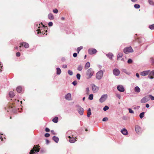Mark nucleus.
I'll return each mask as SVG.
<instances>
[{
    "instance_id": "1",
    "label": "nucleus",
    "mask_w": 154,
    "mask_h": 154,
    "mask_svg": "<svg viewBox=\"0 0 154 154\" xmlns=\"http://www.w3.org/2000/svg\"><path fill=\"white\" fill-rule=\"evenodd\" d=\"M94 73V71L93 69L91 68L88 69L86 73V78L87 79H90L93 75Z\"/></svg>"
},
{
    "instance_id": "2",
    "label": "nucleus",
    "mask_w": 154,
    "mask_h": 154,
    "mask_svg": "<svg viewBox=\"0 0 154 154\" xmlns=\"http://www.w3.org/2000/svg\"><path fill=\"white\" fill-rule=\"evenodd\" d=\"M39 149L38 146L37 145L34 146L33 148L31 150L29 154H38V152H39Z\"/></svg>"
},
{
    "instance_id": "3",
    "label": "nucleus",
    "mask_w": 154,
    "mask_h": 154,
    "mask_svg": "<svg viewBox=\"0 0 154 154\" xmlns=\"http://www.w3.org/2000/svg\"><path fill=\"white\" fill-rule=\"evenodd\" d=\"M103 72L102 70H100L97 72L96 74V78L98 80H100L103 77Z\"/></svg>"
},
{
    "instance_id": "4",
    "label": "nucleus",
    "mask_w": 154,
    "mask_h": 154,
    "mask_svg": "<svg viewBox=\"0 0 154 154\" xmlns=\"http://www.w3.org/2000/svg\"><path fill=\"white\" fill-rule=\"evenodd\" d=\"M124 52L126 54H128L129 53L133 52V50L131 47L125 48L124 49Z\"/></svg>"
},
{
    "instance_id": "5",
    "label": "nucleus",
    "mask_w": 154,
    "mask_h": 154,
    "mask_svg": "<svg viewBox=\"0 0 154 154\" xmlns=\"http://www.w3.org/2000/svg\"><path fill=\"white\" fill-rule=\"evenodd\" d=\"M70 132V131H68L67 133L66 134V136L68 137L69 139V142L71 143H74L75 142L76 140L75 138L73 137H72L70 135H69L68 134V133Z\"/></svg>"
},
{
    "instance_id": "6",
    "label": "nucleus",
    "mask_w": 154,
    "mask_h": 154,
    "mask_svg": "<svg viewBox=\"0 0 154 154\" xmlns=\"http://www.w3.org/2000/svg\"><path fill=\"white\" fill-rule=\"evenodd\" d=\"M108 95L107 94H103L101 96L99 100V101L102 103L104 102L107 99Z\"/></svg>"
},
{
    "instance_id": "7",
    "label": "nucleus",
    "mask_w": 154,
    "mask_h": 154,
    "mask_svg": "<svg viewBox=\"0 0 154 154\" xmlns=\"http://www.w3.org/2000/svg\"><path fill=\"white\" fill-rule=\"evenodd\" d=\"M149 100V98L148 96H146L140 100V102L142 103H144L147 102Z\"/></svg>"
},
{
    "instance_id": "8",
    "label": "nucleus",
    "mask_w": 154,
    "mask_h": 154,
    "mask_svg": "<svg viewBox=\"0 0 154 154\" xmlns=\"http://www.w3.org/2000/svg\"><path fill=\"white\" fill-rule=\"evenodd\" d=\"M76 107L77 108L78 111L80 115H82L83 114V109L82 107H81L79 105H76Z\"/></svg>"
},
{
    "instance_id": "9",
    "label": "nucleus",
    "mask_w": 154,
    "mask_h": 154,
    "mask_svg": "<svg viewBox=\"0 0 154 154\" xmlns=\"http://www.w3.org/2000/svg\"><path fill=\"white\" fill-rule=\"evenodd\" d=\"M113 74L116 76H118L120 73L119 70L117 68H115L113 70Z\"/></svg>"
},
{
    "instance_id": "10",
    "label": "nucleus",
    "mask_w": 154,
    "mask_h": 154,
    "mask_svg": "<svg viewBox=\"0 0 154 154\" xmlns=\"http://www.w3.org/2000/svg\"><path fill=\"white\" fill-rule=\"evenodd\" d=\"M97 52L96 50L94 48H90L88 50V53L91 55L95 54Z\"/></svg>"
},
{
    "instance_id": "11",
    "label": "nucleus",
    "mask_w": 154,
    "mask_h": 154,
    "mask_svg": "<svg viewBox=\"0 0 154 154\" xmlns=\"http://www.w3.org/2000/svg\"><path fill=\"white\" fill-rule=\"evenodd\" d=\"M23 45L24 46V47L26 48H28L29 47V45L28 43L26 42H23L20 43L19 46L20 48Z\"/></svg>"
},
{
    "instance_id": "12",
    "label": "nucleus",
    "mask_w": 154,
    "mask_h": 154,
    "mask_svg": "<svg viewBox=\"0 0 154 154\" xmlns=\"http://www.w3.org/2000/svg\"><path fill=\"white\" fill-rule=\"evenodd\" d=\"M64 97L65 99L67 100H72L71 94L70 93L67 94L65 95Z\"/></svg>"
},
{
    "instance_id": "13",
    "label": "nucleus",
    "mask_w": 154,
    "mask_h": 154,
    "mask_svg": "<svg viewBox=\"0 0 154 154\" xmlns=\"http://www.w3.org/2000/svg\"><path fill=\"white\" fill-rule=\"evenodd\" d=\"M92 89L93 92L94 93H96L99 90V88L96 86L94 84L92 85Z\"/></svg>"
},
{
    "instance_id": "14",
    "label": "nucleus",
    "mask_w": 154,
    "mask_h": 154,
    "mask_svg": "<svg viewBox=\"0 0 154 154\" xmlns=\"http://www.w3.org/2000/svg\"><path fill=\"white\" fill-rule=\"evenodd\" d=\"M148 78L151 79H152L154 78V70H152L149 72L148 74Z\"/></svg>"
},
{
    "instance_id": "15",
    "label": "nucleus",
    "mask_w": 154,
    "mask_h": 154,
    "mask_svg": "<svg viewBox=\"0 0 154 154\" xmlns=\"http://www.w3.org/2000/svg\"><path fill=\"white\" fill-rule=\"evenodd\" d=\"M135 130L136 132L138 134H140L141 133V128L138 125H137L135 127Z\"/></svg>"
},
{
    "instance_id": "16",
    "label": "nucleus",
    "mask_w": 154,
    "mask_h": 154,
    "mask_svg": "<svg viewBox=\"0 0 154 154\" xmlns=\"http://www.w3.org/2000/svg\"><path fill=\"white\" fill-rule=\"evenodd\" d=\"M117 89L119 91L121 92H124L125 90L124 87L122 85H118L117 86Z\"/></svg>"
},
{
    "instance_id": "17",
    "label": "nucleus",
    "mask_w": 154,
    "mask_h": 154,
    "mask_svg": "<svg viewBox=\"0 0 154 154\" xmlns=\"http://www.w3.org/2000/svg\"><path fill=\"white\" fill-rule=\"evenodd\" d=\"M150 72V71L149 70L144 71L141 72L140 73V75L142 76H145L148 75Z\"/></svg>"
},
{
    "instance_id": "18",
    "label": "nucleus",
    "mask_w": 154,
    "mask_h": 154,
    "mask_svg": "<svg viewBox=\"0 0 154 154\" xmlns=\"http://www.w3.org/2000/svg\"><path fill=\"white\" fill-rule=\"evenodd\" d=\"M121 132L124 135H127L128 134V132L127 129L125 128H123L121 130Z\"/></svg>"
},
{
    "instance_id": "19",
    "label": "nucleus",
    "mask_w": 154,
    "mask_h": 154,
    "mask_svg": "<svg viewBox=\"0 0 154 154\" xmlns=\"http://www.w3.org/2000/svg\"><path fill=\"white\" fill-rule=\"evenodd\" d=\"M106 56L110 60H112V57L113 56V54L111 53H109L106 54Z\"/></svg>"
},
{
    "instance_id": "20",
    "label": "nucleus",
    "mask_w": 154,
    "mask_h": 154,
    "mask_svg": "<svg viewBox=\"0 0 154 154\" xmlns=\"http://www.w3.org/2000/svg\"><path fill=\"white\" fill-rule=\"evenodd\" d=\"M16 90L17 92L18 93L21 92L22 90V86H18L16 88Z\"/></svg>"
},
{
    "instance_id": "21",
    "label": "nucleus",
    "mask_w": 154,
    "mask_h": 154,
    "mask_svg": "<svg viewBox=\"0 0 154 154\" xmlns=\"http://www.w3.org/2000/svg\"><path fill=\"white\" fill-rule=\"evenodd\" d=\"M48 17L50 20H53L54 19V17L53 14L51 13H50L48 15Z\"/></svg>"
},
{
    "instance_id": "22",
    "label": "nucleus",
    "mask_w": 154,
    "mask_h": 154,
    "mask_svg": "<svg viewBox=\"0 0 154 154\" xmlns=\"http://www.w3.org/2000/svg\"><path fill=\"white\" fill-rule=\"evenodd\" d=\"M122 71L128 75H129L131 74L130 72H128L127 69H122Z\"/></svg>"
},
{
    "instance_id": "23",
    "label": "nucleus",
    "mask_w": 154,
    "mask_h": 154,
    "mask_svg": "<svg viewBox=\"0 0 154 154\" xmlns=\"http://www.w3.org/2000/svg\"><path fill=\"white\" fill-rule=\"evenodd\" d=\"M53 139L56 143H57L59 141L58 138L55 136H54L53 137Z\"/></svg>"
},
{
    "instance_id": "24",
    "label": "nucleus",
    "mask_w": 154,
    "mask_h": 154,
    "mask_svg": "<svg viewBox=\"0 0 154 154\" xmlns=\"http://www.w3.org/2000/svg\"><path fill=\"white\" fill-rule=\"evenodd\" d=\"M134 91L136 92L139 93L140 92V90L138 86H136L134 88Z\"/></svg>"
},
{
    "instance_id": "25",
    "label": "nucleus",
    "mask_w": 154,
    "mask_h": 154,
    "mask_svg": "<svg viewBox=\"0 0 154 154\" xmlns=\"http://www.w3.org/2000/svg\"><path fill=\"white\" fill-rule=\"evenodd\" d=\"M56 74L58 75H60L61 72V71L60 69L59 68L57 67L56 68Z\"/></svg>"
},
{
    "instance_id": "26",
    "label": "nucleus",
    "mask_w": 154,
    "mask_h": 154,
    "mask_svg": "<svg viewBox=\"0 0 154 154\" xmlns=\"http://www.w3.org/2000/svg\"><path fill=\"white\" fill-rule=\"evenodd\" d=\"M90 66V63L89 62H87L85 65V69H88Z\"/></svg>"
},
{
    "instance_id": "27",
    "label": "nucleus",
    "mask_w": 154,
    "mask_h": 154,
    "mask_svg": "<svg viewBox=\"0 0 154 154\" xmlns=\"http://www.w3.org/2000/svg\"><path fill=\"white\" fill-rule=\"evenodd\" d=\"M58 118L57 117H55L52 120V121L55 123H57L58 122Z\"/></svg>"
},
{
    "instance_id": "28",
    "label": "nucleus",
    "mask_w": 154,
    "mask_h": 154,
    "mask_svg": "<svg viewBox=\"0 0 154 154\" xmlns=\"http://www.w3.org/2000/svg\"><path fill=\"white\" fill-rule=\"evenodd\" d=\"M91 114V110L90 108H89L88 110L87 116L89 117Z\"/></svg>"
},
{
    "instance_id": "29",
    "label": "nucleus",
    "mask_w": 154,
    "mask_h": 154,
    "mask_svg": "<svg viewBox=\"0 0 154 154\" xmlns=\"http://www.w3.org/2000/svg\"><path fill=\"white\" fill-rule=\"evenodd\" d=\"M5 138H2L1 135L0 134V143H1L3 142H5L4 140H5Z\"/></svg>"
},
{
    "instance_id": "30",
    "label": "nucleus",
    "mask_w": 154,
    "mask_h": 154,
    "mask_svg": "<svg viewBox=\"0 0 154 154\" xmlns=\"http://www.w3.org/2000/svg\"><path fill=\"white\" fill-rule=\"evenodd\" d=\"M83 69V66L81 65H79L77 68V70L79 71H81Z\"/></svg>"
},
{
    "instance_id": "31",
    "label": "nucleus",
    "mask_w": 154,
    "mask_h": 154,
    "mask_svg": "<svg viewBox=\"0 0 154 154\" xmlns=\"http://www.w3.org/2000/svg\"><path fill=\"white\" fill-rule=\"evenodd\" d=\"M123 56V54L122 53H119L118 54L117 56V60H118L119 58L122 57Z\"/></svg>"
},
{
    "instance_id": "32",
    "label": "nucleus",
    "mask_w": 154,
    "mask_h": 154,
    "mask_svg": "<svg viewBox=\"0 0 154 154\" xmlns=\"http://www.w3.org/2000/svg\"><path fill=\"white\" fill-rule=\"evenodd\" d=\"M83 48V47L82 46H80L79 47H78L77 49V50H76V51H77V52H78V54L80 51Z\"/></svg>"
},
{
    "instance_id": "33",
    "label": "nucleus",
    "mask_w": 154,
    "mask_h": 154,
    "mask_svg": "<svg viewBox=\"0 0 154 154\" xmlns=\"http://www.w3.org/2000/svg\"><path fill=\"white\" fill-rule=\"evenodd\" d=\"M145 112H143L141 113L139 115V116L140 119H142L143 118L144 116Z\"/></svg>"
},
{
    "instance_id": "34",
    "label": "nucleus",
    "mask_w": 154,
    "mask_h": 154,
    "mask_svg": "<svg viewBox=\"0 0 154 154\" xmlns=\"http://www.w3.org/2000/svg\"><path fill=\"white\" fill-rule=\"evenodd\" d=\"M148 2L150 5L154 6V2L153 0H148Z\"/></svg>"
},
{
    "instance_id": "35",
    "label": "nucleus",
    "mask_w": 154,
    "mask_h": 154,
    "mask_svg": "<svg viewBox=\"0 0 154 154\" xmlns=\"http://www.w3.org/2000/svg\"><path fill=\"white\" fill-rule=\"evenodd\" d=\"M93 95L92 94H90L88 97V99L90 100H91L93 99Z\"/></svg>"
},
{
    "instance_id": "36",
    "label": "nucleus",
    "mask_w": 154,
    "mask_h": 154,
    "mask_svg": "<svg viewBox=\"0 0 154 154\" xmlns=\"http://www.w3.org/2000/svg\"><path fill=\"white\" fill-rule=\"evenodd\" d=\"M149 28L151 30L154 29V24L149 25Z\"/></svg>"
},
{
    "instance_id": "37",
    "label": "nucleus",
    "mask_w": 154,
    "mask_h": 154,
    "mask_svg": "<svg viewBox=\"0 0 154 154\" xmlns=\"http://www.w3.org/2000/svg\"><path fill=\"white\" fill-rule=\"evenodd\" d=\"M134 7L135 8L138 9L140 8V5L139 4H135L134 5Z\"/></svg>"
},
{
    "instance_id": "38",
    "label": "nucleus",
    "mask_w": 154,
    "mask_h": 154,
    "mask_svg": "<svg viewBox=\"0 0 154 154\" xmlns=\"http://www.w3.org/2000/svg\"><path fill=\"white\" fill-rule=\"evenodd\" d=\"M109 109V107L107 106H105L103 108V110L104 111H106Z\"/></svg>"
},
{
    "instance_id": "39",
    "label": "nucleus",
    "mask_w": 154,
    "mask_h": 154,
    "mask_svg": "<svg viewBox=\"0 0 154 154\" xmlns=\"http://www.w3.org/2000/svg\"><path fill=\"white\" fill-rule=\"evenodd\" d=\"M68 74L70 75H73V72L70 70H68Z\"/></svg>"
},
{
    "instance_id": "40",
    "label": "nucleus",
    "mask_w": 154,
    "mask_h": 154,
    "mask_svg": "<svg viewBox=\"0 0 154 154\" xmlns=\"http://www.w3.org/2000/svg\"><path fill=\"white\" fill-rule=\"evenodd\" d=\"M81 75L79 73H77L76 74V77L78 80H79L80 79Z\"/></svg>"
},
{
    "instance_id": "41",
    "label": "nucleus",
    "mask_w": 154,
    "mask_h": 154,
    "mask_svg": "<svg viewBox=\"0 0 154 154\" xmlns=\"http://www.w3.org/2000/svg\"><path fill=\"white\" fill-rule=\"evenodd\" d=\"M14 96V93L13 91H10V98Z\"/></svg>"
},
{
    "instance_id": "42",
    "label": "nucleus",
    "mask_w": 154,
    "mask_h": 154,
    "mask_svg": "<svg viewBox=\"0 0 154 154\" xmlns=\"http://www.w3.org/2000/svg\"><path fill=\"white\" fill-rule=\"evenodd\" d=\"M127 62L128 63H131L133 62V61L131 59H129L128 60Z\"/></svg>"
},
{
    "instance_id": "43",
    "label": "nucleus",
    "mask_w": 154,
    "mask_h": 154,
    "mask_svg": "<svg viewBox=\"0 0 154 154\" xmlns=\"http://www.w3.org/2000/svg\"><path fill=\"white\" fill-rule=\"evenodd\" d=\"M148 96L149 97V98H150L152 100H154V97L151 95H149Z\"/></svg>"
},
{
    "instance_id": "44",
    "label": "nucleus",
    "mask_w": 154,
    "mask_h": 154,
    "mask_svg": "<svg viewBox=\"0 0 154 154\" xmlns=\"http://www.w3.org/2000/svg\"><path fill=\"white\" fill-rule=\"evenodd\" d=\"M53 12L55 14H57L58 12V10L57 9H55L53 10Z\"/></svg>"
},
{
    "instance_id": "45",
    "label": "nucleus",
    "mask_w": 154,
    "mask_h": 154,
    "mask_svg": "<svg viewBox=\"0 0 154 154\" xmlns=\"http://www.w3.org/2000/svg\"><path fill=\"white\" fill-rule=\"evenodd\" d=\"M128 110H129V113H134V111L133 110H132L131 109L129 108L128 109Z\"/></svg>"
},
{
    "instance_id": "46",
    "label": "nucleus",
    "mask_w": 154,
    "mask_h": 154,
    "mask_svg": "<svg viewBox=\"0 0 154 154\" xmlns=\"http://www.w3.org/2000/svg\"><path fill=\"white\" fill-rule=\"evenodd\" d=\"M72 84L74 85H76L77 84V82L76 81H74L72 83Z\"/></svg>"
},
{
    "instance_id": "47",
    "label": "nucleus",
    "mask_w": 154,
    "mask_h": 154,
    "mask_svg": "<svg viewBox=\"0 0 154 154\" xmlns=\"http://www.w3.org/2000/svg\"><path fill=\"white\" fill-rule=\"evenodd\" d=\"M108 120V119L107 118V117H105V118H104L103 119V122H105L106 121H107V120Z\"/></svg>"
},
{
    "instance_id": "48",
    "label": "nucleus",
    "mask_w": 154,
    "mask_h": 154,
    "mask_svg": "<svg viewBox=\"0 0 154 154\" xmlns=\"http://www.w3.org/2000/svg\"><path fill=\"white\" fill-rule=\"evenodd\" d=\"M50 135L48 133H46L45 135V137H49L50 136Z\"/></svg>"
},
{
    "instance_id": "49",
    "label": "nucleus",
    "mask_w": 154,
    "mask_h": 154,
    "mask_svg": "<svg viewBox=\"0 0 154 154\" xmlns=\"http://www.w3.org/2000/svg\"><path fill=\"white\" fill-rule=\"evenodd\" d=\"M9 106H7V107H5V109L6 110H7L8 112H9Z\"/></svg>"
},
{
    "instance_id": "50",
    "label": "nucleus",
    "mask_w": 154,
    "mask_h": 154,
    "mask_svg": "<svg viewBox=\"0 0 154 154\" xmlns=\"http://www.w3.org/2000/svg\"><path fill=\"white\" fill-rule=\"evenodd\" d=\"M53 23L51 22H49L48 23V25L49 26H51L53 25Z\"/></svg>"
},
{
    "instance_id": "51",
    "label": "nucleus",
    "mask_w": 154,
    "mask_h": 154,
    "mask_svg": "<svg viewBox=\"0 0 154 154\" xmlns=\"http://www.w3.org/2000/svg\"><path fill=\"white\" fill-rule=\"evenodd\" d=\"M20 54L19 52H17L16 54V55L17 57H19L20 56Z\"/></svg>"
},
{
    "instance_id": "52",
    "label": "nucleus",
    "mask_w": 154,
    "mask_h": 154,
    "mask_svg": "<svg viewBox=\"0 0 154 154\" xmlns=\"http://www.w3.org/2000/svg\"><path fill=\"white\" fill-rule=\"evenodd\" d=\"M116 96L119 99H121V95L119 94H116Z\"/></svg>"
},
{
    "instance_id": "53",
    "label": "nucleus",
    "mask_w": 154,
    "mask_h": 154,
    "mask_svg": "<svg viewBox=\"0 0 154 154\" xmlns=\"http://www.w3.org/2000/svg\"><path fill=\"white\" fill-rule=\"evenodd\" d=\"M73 55L74 57H76L77 56V54L76 53H73Z\"/></svg>"
},
{
    "instance_id": "54",
    "label": "nucleus",
    "mask_w": 154,
    "mask_h": 154,
    "mask_svg": "<svg viewBox=\"0 0 154 154\" xmlns=\"http://www.w3.org/2000/svg\"><path fill=\"white\" fill-rule=\"evenodd\" d=\"M140 108V106H136L134 108V109H139V108Z\"/></svg>"
},
{
    "instance_id": "55",
    "label": "nucleus",
    "mask_w": 154,
    "mask_h": 154,
    "mask_svg": "<svg viewBox=\"0 0 154 154\" xmlns=\"http://www.w3.org/2000/svg\"><path fill=\"white\" fill-rule=\"evenodd\" d=\"M62 67L63 68H66L67 67V66L66 64H64L63 65Z\"/></svg>"
},
{
    "instance_id": "56",
    "label": "nucleus",
    "mask_w": 154,
    "mask_h": 154,
    "mask_svg": "<svg viewBox=\"0 0 154 154\" xmlns=\"http://www.w3.org/2000/svg\"><path fill=\"white\" fill-rule=\"evenodd\" d=\"M45 131L47 132H48L50 130L48 128H46L45 129Z\"/></svg>"
},
{
    "instance_id": "57",
    "label": "nucleus",
    "mask_w": 154,
    "mask_h": 154,
    "mask_svg": "<svg viewBox=\"0 0 154 154\" xmlns=\"http://www.w3.org/2000/svg\"><path fill=\"white\" fill-rule=\"evenodd\" d=\"M36 31L38 32L37 33L39 34V33H41V32L40 30L39 29H37Z\"/></svg>"
},
{
    "instance_id": "58",
    "label": "nucleus",
    "mask_w": 154,
    "mask_h": 154,
    "mask_svg": "<svg viewBox=\"0 0 154 154\" xmlns=\"http://www.w3.org/2000/svg\"><path fill=\"white\" fill-rule=\"evenodd\" d=\"M136 76L138 78H139V74L138 73H137L136 74Z\"/></svg>"
},
{
    "instance_id": "59",
    "label": "nucleus",
    "mask_w": 154,
    "mask_h": 154,
    "mask_svg": "<svg viewBox=\"0 0 154 154\" xmlns=\"http://www.w3.org/2000/svg\"><path fill=\"white\" fill-rule=\"evenodd\" d=\"M51 131L53 134L54 135L55 134V133L54 132V131L53 130H51Z\"/></svg>"
},
{
    "instance_id": "60",
    "label": "nucleus",
    "mask_w": 154,
    "mask_h": 154,
    "mask_svg": "<svg viewBox=\"0 0 154 154\" xmlns=\"http://www.w3.org/2000/svg\"><path fill=\"white\" fill-rule=\"evenodd\" d=\"M149 104H146V107L148 108H149Z\"/></svg>"
},
{
    "instance_id": "61",
    "label": "nucleus",
    "mask_w": 154,
    "mask_h": 154,
    "mask_svg": "<svg viewBox=\"0 0 154 154\" xmlns=\"http://www.w3.org/2000/svg\"><path fill=\"white\" fill-rule=\"evenodd\" d=\"M86 90L87 92L88 93L89 91V88H86Z\"/></svg>"
},
{
    "instance_id": "62",
    "label": "nucleus",
    "mask_w": 154,
    "mask_h": 154,
    "mask_svg": "<svg viewBox=\"0 0 154 154\" xmlns=\"http://www.w3.org/2000/svg\"><path fill=\"white\" fill-rule=\"evenodd\" d=\"M49 143V141L48 140H46V144H48Z\"/></svg>"
},
{
    "instance_id": "63",
    "label": "nucleus",
    "mask_w": 154,
    "mask_h": 154,
    "mask_svg": "<svg viewBox=\"0 0 154 154\" xmlns=\"http://www.w3.org/2000/svg\"><path fill=\"white\" fill-rule=\"evenodd\" d=\"M131 0L132 2H136L137 1V0Z\"/></svg>"
},
{
    "instance_id": "64",
    "label": "nucleus",
    "mask_w": 154,
    "mask_h": 154,
    "mask_svg": "<svg viewBox=\"0 0 154 154\" xmlns=\"http://www.w3.org/2000/svg\"><path fill=\"white\" fill-rule=\"evenodd\" d=\"M61 19L62 20H64L65 19V18L64 17H61Z\"/></svg>"
}]
</instances>
